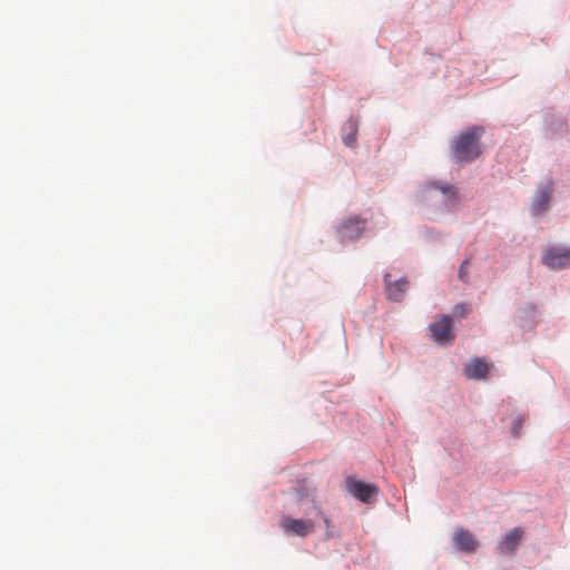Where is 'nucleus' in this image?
Returning a JSON list of instances; mask_svg holds the SVG:
<instances>
[{
	"instance_id": "1",
	"label": "nucleus",
	"mask_w": 570,
	"mask_h": 570,
	"mask_svg": "<svg viewBox=\"0 0 570 570\" xmlns=\"http://www.w3.org/2000/svg\"><path fill=\"white\" fill-rule=\"evenodd\" d=\"M484 132V127L480 125H472L460 131L450 145L453 161L464 165L476 160L483 153L481 137Z\"/></svg>"
},
{
	"instance_id": "2",
	"label": "nucleus",
	"mask_w": 570,
	"mask_h": 570,
	"mask_svg": "<svg viewBox=\"0 0 570 570\" xmlns=\"http://www.w3.org/2000/svg\"><path fill=\"white\" fill-rule=\"evenodd\" d=\"M436 186H439V179H429L420 184L414 193V205L420 207L430 219H433L434 215L442 214L441 197Z\"/></svg>"
},
{
	"instance_id": "3",
	"label": "nucleus",
	"mask_w": 570,
	"mask_h": 570,
	"mask_svg": "<svg viewBox=\"0 0 570 570\" xmlns=\"http://www.w3.org/2000/svg\"><path fill=\"white\" fill-rule=\"evenodd\" d=\"M345 488L350 495L364 504L376 502L380 489L375 483L366 482L355 475L345 478Z\"/></svg>"
},
{
	"instance_id": "4",
	"label": "nucleus",
	"mask_w": 570,
	"mask_h": 570,
	"mask_svg": "<svg viewBox=\"0 0 570 570\" xmlns=\"http://www.w3.org/2000/svg\"><path fill=\"white\" fill-rule=\"evenodd\" d=\"M365 226V219L360 216H351L336 227L337 239L343 245L354 243L364 234Z\"/></svg>"
},
{
	"instance_id": "5",
	"label": "nucleus",
	"mask_w": 570,
	"mask_h": 570,
	"mask_svg": "<svg viewBox=\"0 0 570 570\" xmlns=\"http://www.w3.org/2000/svg\"><path fill=\"white\" fill-rule=\"evenodd\" d=\"M279 527L287 537L305 538L315 531V522L311 519H295L291 515H283Z\"/></svg>"
},
{
	"instance_id": "6",
	"label": "nucleus",
	"mask_w": 570,
	"mask_h": 570,
	"mask_svg": "<svg viewBox=\"0 0 570 570\" xmlns=\"http://www.w3.org/2000/svg\"><path fill=\"white\" fill-rule=\"evenodd\" d=\"M431 336L440 345L451 344L455 335L453 333V318L450 315H440L439 321L429 325Z\"/></svg>"
},
{
	"instance_id": "7",
	"label": "nucleus",
	"mask_w": 570,
	"mask_h": 570,
	"mask_svg": "<svg viewBox=\"0 0 570 570\" xmlns=\"http://www.w3.org/2000/svg\"><path fill=\"white\" fill-rule=\"evenodd\" d=\"M293 495L295 498V501L303 505L308 504V508L306 509V514L313 513V504H316L315 502V492L316 488L312 481L308 479H302L297 480L291 488Z\"/></svg>"
},
{
	"instance_id": "8",
	"label": "nucleus",
	"mask_w": 570,
	"mask_h": 570,
	"mask_svg": "<svg viewBox=\"0 0 570 570\" xmlns=\"http://www.w3.org/2000/svg\"><path fill=\"white\" fill-rule=\"evenodd\" d=\"M553 187L554 183L552 179H548L544 183L539 184L530 208L532 216H540L549 209Z\"/></svg>"
},
{
	"instance_id": "9",
	"label": "nucleus",
	"mask_w": 570,
	"mask_h": 570,
	"mask_svg": "<svg viewBox=\"0 0 570 570\" xmlns=\"http://www.w3.org/2000/svg\"><path fill=\"white\" fill-rule=\"evenodd\" d=\"M542 263L550 269L557 271L570 267V248L551 246L542 255Z\"/></svg>"
},
{
	"instance_id": "10",
	"label": "nucleus",
	"mask_w": 570,
	"mask_h": 570,
	"mask_svg": "<svg viewBox=\"0 0 570 570\" xmlns=\"http://www.w3.org/2000/svg\"><path fill=\"white\" fill-rule=\"evenodd\" d=\"M543 129L544 136L548 138L563 137L568 132V120L561 114L546 112Z\"/></svg>"
},
{
	"instance_id": "11",
	"label": "nucleus",
	"mask_w": 570,
	"mask_h": 570,
	"mask_svg": "<svg viewBox=\"0 0 570 570\" xmlns=\"http://www.w3.org/2000/svg\"><path fill=\"white\" fill-rule=\"evenodd\" d=\"M383 283L386 297L393 303L402 302L410 286L407 277L402 276L399 279L392 281L390 273L383 275Z\"/></svg>"
},
{
	"instance_id": "12",
	"label": "nucleus",
	"mask_w": 570,
	"mask_h": 570,
	"mask_svg": "<svg viewBox=\"0 0 570 570\" xmlns=\"http://www.w3.org/2000/svg\"><path fill=\"white\" fill-rule=\"evenodd\" d=\"M524 531L521 527H514L513 529L509 530L498 542L497 550L500 554L504 556H511L513 554L522 538H523Z\"/></svg>"
},
{
	"instance_id": "13",
	"label": "nucleus",
	"mask_w": 570,
	"mask_h": 570,
	"mask_svg": "<svg viewBox=\"0 0 570 570\" xmlns=\"http://www.w3.org/2000/svg\"><path fill=\"white\" fill-rule=\"evenodd\" d=\"M439 193H441L442 213L451 212L461 203V196L454 184L439 180Z\"/></svg>"
},
{
	"instance_id": "14",
	"label": "nucleus",
	"mask_w": 570,
	"mask_h": 570,
	"mask_svg": "<svg viewBox=\"0 0 570 570\" xmlns=\"http://www.w3.org/2000/svg\"><path fill=\"white\" fill-rule=\"evenodd\" d=\"M491 366L484 358L473 357L469 363L464 364L463 373L469 380L481 381L487 379Z\"/></svg>"
},
{
	"instance_id": "15",
	"label": "nucleus",
	"mask_w": 570,
	"mask_h": 570,
	"mask_svg": "<svg viewBox=\"0 0 570 570\" xmlns=\"http://www.w3.org/2000/svg\"><path fill=\"white\" fill-rule=\"evenodd\" d=\"M453 542L456 549L463 553H473L479 547V542L474 535L463 528H460L453 537Z\"/></svg>"
},
{
	"instance_id": "16",
	"label": "nucleus",
	"mask_w": 570,
	"mask_h": 570,
	"mask_svg": "<svg viewBox=\"0 0 570 570\" xmlns=\"http://www.w3.org/2000/svg\"><path fill=\"white\" fill-rule=\"evenodd\" d=\"M358 132V119L351 116L341 128L342 141L346 147H354Z\"/></svg>"
},
{
	"instance_id": "17",
	"label": "nucleus",
	"mask_w": 570,
	"mask_h": 570,
	"mask_svg": "<svg viewBox=\"0 0 570 570\" xmlns=\"http://www.w3.org/2000/svg\"><path fill=\"white\" fill-rule=\"evenodd\" d=\"M518 320L522 328H532L535 324L537 306L533 303H527L518 309Z\"/></svg>"
},
{
	"instance_id": "18",
	"label": "nucleus",
	"mask_w": 570,
	"mask_h": 570,
	"mask_svg": "<svg viewBox=\"0 0 570 570\" xmlns=\"http://www.w3.org/2000/svg\"><path fill=\"white\" fill-rule=\"evenodd\" d=\"M313 515L320 517L325 525V540L340 538V531L331 518L317 505L313 504Z\"/></svg>"
},
{
	"instance_id": "19",
	"label": "nucleus",
	"mask_w": 570,
	"mask_h": 570,
	"mask_svg": "<svg viewBox=\"0 0 570 570\" xmlns=\"http://www.w3.org/2000/svg\"><path fill=\"white\" fill-rule=\"evenodd\" d=\"M471 258L468 257L462 261L461 265L459 266L458 271V278L463 284H469V265H470Z\"/></svg>"
},
{
	"instance_id": "20",
	"label": "nucleus",
	"mask_w": 570,
	"mask_h": 570,
	"mask_svg": "<svg viewBox=\"0 0 570 570\" xmlns=\"http://www.w3.org/2000/svg\"><path fill=\"white\" fill-rule=\"evenodd\" d=\"M523 423H524V415H522V414H518L513 419L512 424H511V430H510L512 438H520V430L523 426Z\"/></svg>"
},
{
	"instance_id": "21",
	"label": "nucleus",
	"mask_w": 570,
	"mask_h": 570,
	"mask_svg": "<svg viewBox=\"0 0 570 570\" xmlns=\"http://www.w3.org/2000/svg\"><path fill=\"white\" fill-rule=\"evenodd\" d=\"M469 311H470V308L466 303H464V302L458 303L453 306L451 317L463 318L468 315Z\"/></svg>"
},
{
	"instance_id": "22",
	"label": "nucleus",
	"mask_w": 570,
	"mask_h": 570,
	"mask_svg": "<svg viewBox=\"0 0 570 570\" xmlns=\"http://www.w3.org/2000/svg\"><path fill=\"white\" fill-rule=\"evenodd\" d=\"M423 234L428 240H441L443 237V233L433 227H424Z\"/></svg>"
}]
</instances>
